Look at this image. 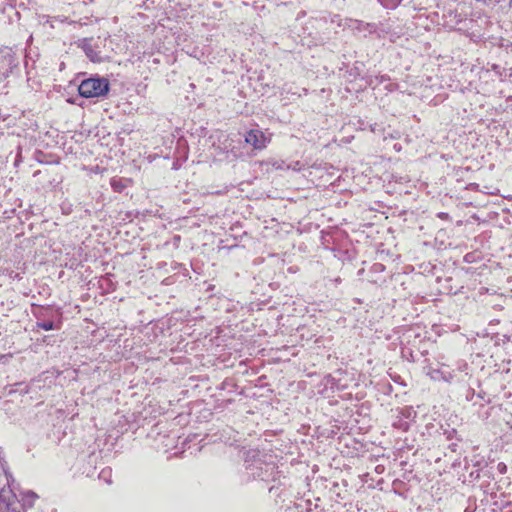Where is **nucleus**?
<instances>
[{
    "label": "nucleus",
    "mask_w": 512,
    "mask_h": 512,
    "mask_svg": "<svg viewBox=\"0 0 512 512\" xmlns=\"http://www.w3.org/2000/svg\"><path fill=\"white\" fill-rule=\"evenodd\" d=\"M78 91L85 98L104 96L109 91V83L106 79L89 78L81 82Z\"/></svg>",
    "instance_id": "1"
},
{
    "label": "nucleus",
    "mask_w": 512,
    "mask_h": 512,
    "mask_svg": "<svg viewBox=\"0 0 512 512\" xmlns=\"http://www.w3.org/2000/svg\"><path fill=\"white\" fill-rule=\"evenodd\" d=\"M245 141L255 149H263L270 139L262 131L253 129L246 134Z\"/></svg>",
    "instance_id": "2"
},
{
    "label": "nucleus",
    "mask_w": 512,
    "mask_h": 512,
    "mask_svg": "<svg viewBox=\"0 0 512 512\" xmlns=\"http://www.w3.org/2000/svg\"><path fill=\"white\" fill-rule=\"evenodd\" d=\"M39 326L46 330V331H49V330H52L53 329V323L52 322H46V323H42V324H39Z\"/></svg>",
    "instance_id": "3"
},
{
    "label": "nucleus",
    "mask_w": 512,
    "mask_h": 512,
    "mask_svg": "<svg viewBox=\"0 0 512 512\" xmlns=\"http://www.w3.org/2000/svg\"><path fill=\"white\" fill-rule=\"evenodd\" d=\"M499 466L501 467V471H504L506 468V466L504 464H500Z\"/></svg>",
    "instance_id": "4"
}]
</instances>
